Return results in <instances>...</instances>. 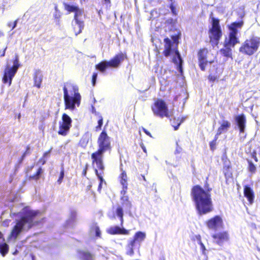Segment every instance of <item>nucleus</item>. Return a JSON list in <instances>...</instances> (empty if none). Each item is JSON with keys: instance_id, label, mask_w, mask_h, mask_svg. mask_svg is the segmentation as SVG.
I'll list each match as a JSON object with an SVG mask.
<instances>
[{"instance_id": "obj_5", "label": "nucleus", "mask_w": 260, "mask_h": 260, "mask_svg": "<svg viewBox=\"0 0 260 260\" xmlns=\"http://www.w3.org/2000/svg\"><path fill=\"white\" fill-rule=\"evenodd\" d=\"M242 22L233 23L229 26V35L224 40V47L220 50V53L224 56L231 57L232 56L231 47H234L235 45L239 43V40L237 37L238 34L237 28L241 27Z\"/></svg>"}, {"instance_id": "obj_30", "label": "nucleus", "mask_w": 260, "mask_h": 260, "mask_svg": "<svg viewBox=\"0 0 260 260\" xmlns=\"http://www.w3.org/2000/svg\"><path fill=\"white\" fill-rule=\"evenodd\" d=\"M43 173V170L41 167H40L36 173L32 175H31L29 177V180H32L35 181L38 180L41 176V174Z\"/></svg>"}, {"instance_id": "obj_54", "label": "nucleus", "mask_w": 260, "mask_h": 260, "mask_svg": "<svg viewBox=\"0 0 260 260\" xmlns=\"http://www.w3.org/2000/svg\"><path fill=\"white\" fill-rule=\"evenodd\" d=\"M142 177L144 181H146V178H145V177L144 175H142Z\"/></svg>"}, {"instance_id": "obj_53", "label": "nucleus", "mask_w": 260, "mask_h": 260, "mask_svg": "<svg viewBox=\"0 0 260 260\" xmlns=\"http://www.w3.org/2000/svg\"><path fill=\"white\" fill-rule=\"evenodd\" d=\"M144 132H145V133L146 135H147L149 136L150 137H151V135H150V133L149 131H144Z\"/></svg>"}, {"instance_id": "obj_17", "label": "nucleus", "mask_w": 260, "mask_h": 260, "mask_svg": "<svg viewBox=\"0 0 260 260\" xmlns=\"http://www.w3.org/2000/svg\"><path fill=\"white\" fill-rule=\"evenodd\" d=\"M244 196L246 198L248 204L252 205L254 201L255 194L253 189L248 185H245L243 187Z\"/></svg>"}, {"instance_id": "obj_60", "label": "nucleus", "mask_w": 260, "mask_h": 260, "mask_svg": "<svg viewBox=\"0 0 260 260\" xmlns=\"http://www.w3.org/2000/svg\"><path fill=\"white\" fill-rule=\"evenodd\" d=\"M57 7H55V10H56V11H57Z\"/></svg>"}, {"instance_id": "obj_57", "label": "nucleus", "mask_w": 260, "mask_h": 260, "mask_svg": "<svg viewBox=\"0 0 260 260\" xmlns=\"http://www.w3.org/2000/svg\"><path fill=\"white\" fill-rule=\"evenodd\" d=\"M34 166L32 165V166L30 167V169H32L33 168H34Z\"/></svg>"}, {"instance_id": "obj_45", "label": "nucleus", "mask_w": 260, "mask_h": 260, "mask_svg": "<svg viewBox=\"0 0 260 260\" xmlns=\"http://www.w3.org/2000/svg\"><path fill=\"white\" fill-rule=\"evenodd\" d=\"M102 124H103V120L101 119L98 121V126H97V128H100Z\"/></svg>"}, {"instance_id": "obj_44", "label": "nucleus", "mask_w": 260, "mask_h": 260, "mask_svg": "<svg viewBox=\"0 0 260 260\" xmlns=\"http://www.w3.org/2000/svg\"><path fill=\"white\" fill-rule=\"evenodd\" d=\"M68 131H58V134L61 135L66 136Z\"/></svg>"}, {"instance_id": "obj_29", "label": "nucleus", "mask_w": 260, "mask_h": 260, "mask_svg": "<svg viewBox=\"0 0 260 260\" xmlns=\"http://www.w3.org/2000/svg\"><path fill=\"white\" fill-rule=\"evenodd\" d=\"M64 9L69 12H75V14L77 13V18L78 17V13L80 12L78 8L74 6H70L66 3H63Z\"/></svg>"}, {"instance_id": "obj_1", "label": "nucleus", "mask_w": 260, "mask_h": 260, "mask_svg": "<svg viewBox=\"0 0 260 260\" xmlns=\"http://www.w3.org/2000/svg\"><path fill=\"white\" fill-rule=\"evenodd\" d=\"M207 180L208 178L204 187L200 185H195L191 189L190 196L199 215L206 214L213 209L211 198L212 188Z\"/></svg>"}, {"instance_id": "obj_19", "label": "nucleus", "mask_w": 260, "mask_h": 260, "mask_svg": "<svg viewBox=\"0 0 260 260\" xmlns=\"http://www.w3.org/2000/svg\"><path fill=\"white\" fill-rule=\"evenodd\" d=\"M244 151L247 154L249 155L254 159L255 163L259 161L256 151L254 149L252 150V146L250 143H247L245 145Z\"/></svg>"}, {"instance_id": "obj_49", "label": "nucleus", "mask_w": 260, "mask_h": 260, "mask_svg": "<svg viewBox=\"0 0 260 260\" xmlns=\"http://www.w3.org/2000/svg\"><path fill=\"white\" fill-rule=\"evenodd\" d=\"M29 149H30V147L29 146H27L26 148V150L25 151H26V153H29Z\"/></svg>"}, {"instance_id": "obj_32", "label": "nucleus", "mask_w": 260, "mask_h": 260, "mask_svg": "<svg viewBox=\"0 0 260 260\" xmlns=\"http://www.w3.org/2000/svg\"><path fill=\"white\" fill-rule=\"evenodd\" d=\"M109 62L107 61H104L96 66V69L101 72H104L106 69L109 67Z\"/></svg>"}, {"instance_id": "obj_8", "label": "nucleus", "mask_w": 260, "mask_h": 260, "mask_svg": "<svg viewBox=\"0 0 260 260\" xmlns=\"http://www.w3.org/2000/svg\"><path fill=\"white\" fill-rule=\"evenodd\" d=\"M151 109L154 115L160 117H169L171 116L166 103L162 100H156Z\"/></svg>"}, {"instance_id": "obj_47", "label": "nucleus", "mask_w": 260, "mask_h": 260, "mask_svg": "<svg viewBox=\"0 0 260 260\" xmlns=\"http://www.w3.org/2000/svg\"><path fill=\"white\" fill-rule=\"evenodd\" d=\"M170 9H171V11L172 12L175 14V8L174 7V6L172 5L170 7Z\"/></svg>"}, {"instance_id": "obj_18", "label": "nucleus", "mask_w": 260, "mask_h": 260, "mask_svg": "<svg viewBox=\"0 0 260 260\" xmlns=\"http://www.w3.org/2000/svg\"><path fill=\"white\" fill-rule=\"evenodd\" d=\"M107 233L109 234L114 235H127L129 234V231L125 229L121 228L118 226H113L110 227L107 230Z\"/></svg>"}, {"instance_id": "obj_13", "label": "nucleus", "mask_w": 260, "mask_h": 260, "mask_svg": "<svg viewBox=\"0 0 260 260\" xmlns=\"http://www.w3.org/2000/svg\"><path fill=\"white\" fill-rule=\"evenodd\" d=\"M206 224L210 230H217L223 226V220L219 215H215L206 221Z\"/></svg>"}, {"instance_id": "obj_22", "label": "nucleus", "mask_w": 260, "mask_h": 260, "mask_svg": "<svg viewBox=\"0 0 260 260\" xmlns=\"http://www.w3.org/2000/svg\"><path fill=\"white\" fill-rule=\"evenodd\" d=\"M72 120L71 118L67 114H64L62 116V127L63 130H69L71 126Z\"/></svg>"}, {"instance_id": "obj_40", "label": "nucleus", "mask_w": 260, "mask_h": 260, "mask_svg": "<svg viewBox=\"0 0 260 260\" xmlns=\"http://www.w3.org/2000/svg\"><path fill=\"white\" fill-rule=\"evenodd\" d=\"M52 150V148H50L48 151L44 152L43 154V157H45L46 159H47V157L49 156V153L51 152Z\"/></svg>"}, {"instance_id": "obj_31", "label": "nucleus", "mask_w": 260, "mask_h": 260, "mask_svg": "<svg viewBox=\"0 0 260 260\" xmlns=\"http://www.w3.org/2000/svg\"><path fill=\"white\" fill-rule=\"evenodd\" d=\"M9 249V246L7 243L0 244V253L3 256H5L8 253Z\"/></svg>"}, {"instance_id": "obj_34", "label": "nucleus", "mask_w": 260, "mask_h": 260, "mask_svg": "<svg viewBox=\"0 0 260 260\" xmlns=\"http://www.w3.org/2000/svg\"><path fill=\"white\" fill-rule=\"evenodd\" d=\"M94 172H95V173L96 175L97 176L98 178L100 180V184L98 186V190L99 191H100V190H101V188H102V185L103 182L104 181V179L103 178V175H104V174L99 173V171L97 169H95Z\"/></svg>"}, {"instance_id": "obj_38", "label": "nucleus", "mask_w": 260, "mask_h": 260, "mask_svg": "<svg viewBox=\"0 0 260 260\" xmlns=\"http://www.w3.org/2000/svg\"><path fill=\"white\" fill-rule=\"evenodd\" d=\"M13 68H14V69L17 70L19 68V61H18V57L17 56L16 59L14 60V62H13Z\"/></svg>"}, {"instance_id": "obj_50", "label": "nucleus", "mask_w": 260, "mask_h": 260, "mask_svg": "<svg viewBox=\"0 0 260 260\" xmlns=\"http://www.w3.org/2000/svg\"><path fill=\"white\" fill-rule=\"evenodd\" d=\"M54 17L55 19H58L60 17V15L59 14H56L55 15H54Z\"/></svg>"}, {"instance_id": "obj_52", "label": "nucleus", "mask_w": 260, "mask_h": 260, "mask_svg": "<svg viewBox=\"0 0 260 260\" xmlns=\"http://www.w3.org/2000/svg\"><path fill=\"white\" fill-rule=\"evenodd\" d=\"M7 49V47L5 48V49H4V50L3 51V52H2V54H1V56H4L5 55V51Z\"/></svg>"}, {"instance_id": "obj_55", "label": "nucleus", "mask_w": 260, "mask_h": 260, "mask_svg": "<svg viewBox=\"0 0 260 260\" xmlns=\"http://www.w3.org/2000/svg\"><path fill=\"white\" fill-rule=\"evenodd\" d=\"M8 25H9L10 27V26H12V23H9L8 24Z\"/></svg>"}, {"instance_id": "obj_23", "label": "nucleus", "mask_w": 260, "mask_h": 260, "mask_svg": "<svg viewBox=\"0 0 260 260\" xmlns=\"http://www.w3.org/2000/svg\"><path fill=\"white\" fill-rule=\"evenodd\" d=\"M235 119L240 130H244L246 123V118L245 116L244 115L237 116Z\"/></svg>"}, {"instance_id": "obj_42", "label": "nucleus", "mask_w": 260, "mask_h": 260, "mask_svg": "<svg viewBox=\"0 0 260 260\" xmlns=\"http://www.w3.org/2000/svg\"><path fill=\"white\" fill-rule=\"evenodd\" d=\"M98 74L97 73H94L92 75V84L94 85L95 83V81L97 78Z\"/></svg>"}, {"instance_id": "obj_25", "label": "nucleus", "mask_w": 260, "mask_h": 260, "mask_svg": "<svg viewBox=\"0 0 260 260\" xmlns=\"http://www.w3.org/2000/svg\"><path fill=\"white\" fill-rule=\"evenodd\" d=\"M137 241L134 239L131 240L127 245V254L132 255L134 253V248L135 247Z\"/></svg>"}, {"instance_id": "obj_26", "label": "nucleus", "mask_w": 260, "mask_h": 260, "mask_svg": "<svg viewBox=\"0 0 260 260\" xmlns=\"http://www.w3.org/2000/svg\"><path fill=\"white\" fill-rule=\"evenodd\" d=\"M246 160L248 162V171L252 174H255L256 171L257 165L252 162V160L249 158H246Z\"/></svg>"}, {"instance_id": "obj_21", "label": "nucleus", "mask_w": 260, "mask_h": 260, "mask_svg": "<svg viewBox=\"0 0 260 260\" xmlns=\"http://www.w3.org/2000/svg\"><path fill=\"white\" fill-rule=\"evenodd\" d=\"M74 19L75 21L73 22L72 25L73 26L75 34L77 36L81 32L83 28L84 25L83 22L79 21L77 18V13L75 14Z\"/></svg>"}, {"instance_id": "obj_10", "label": "nucleus", "mask_w": 260, "mask_h": 260, "mask_svg": "<svg viewBox=\"0 0 260 260\" xmlns=\"http://www.w3.org/2000/svg\"><path fill=\"white\" fill-rule=\"evenodd\" d=\"M210 38L213 45H217L221 36V31L219 24V21L214 18L212 20V28L210 29Z\"/></svg>"}, {"instance_id": "obj_33", "label": "nucleus", "mask_w": 260, "mask_h": 260, "mask_svg": "<svg viewBox=\"0 0 260 260\" xmlns=\"http://www.w3.org/2000/svg\"><path fill=\"white\" fill-rule=\"evenodd\" d=\"M220 134H221L220 132L217 133L216 134V135H215L214 139L212 141H211L210 142L209 145H210V149L212 151H214L216 149V141L218 139V135H219Z\"/></svg>"}, {"instance_id": "obj_11", "label": "nucleus", "mask_w": 260, "mask_h": 260, "mask_svg": "<svg viewBox=\"0 0 260 260\" xmlns=\"http://www.w3.org/2000/svg\"><path fill=\"white\" fill-rule=\"evenodd\" d=\"M105 152L98 149L91 155L92 165H95L99 170V173L104 174L105 166L103 162V154Z\"/></svg>"}, {"instance_id": "obj_36", "label": "nucleus", "mask_w": 260, "mask_h": 260, "mask_svg": "<svg viewBox=\"0 0 260 260\" xmlns=\"http://www.w3.org/2000/svg\"><path fill=\"white\" fill-rule=\"evenodd\" d=\"M231 123L226 120H223L221 123V128L222 129H227L230 127Z\"/></svg>"}, {"instance_id": "obj_24", "label": "nucleus", "mask_w": 260, "mask_h": 260, "mask_svg": "<svg viewBox=\"0 0 260 260\" xmlns=\"http://www.w3.org/2000/svg\"><path fill=\"white\" fill-rule=\"evenodd\" d=\"M42 74L40 70L36 71L34 75V82L35 85L38 88H40L41 86V84L42 81Z\"/></svg>"}, {"instance_id": "obj_35", "label": "nucleus", "mask_w": 260, "mask_h": 260, "mask_svg": "<svg viewBox=\"0 0 260 260\" xmlns=\"http://www.w3.org/2000/svg\"><path fill=\"white\" fill-rule=\"evenodd\" d=\"M91 230H92V231L94 232L95 235L96 237H99V238L101 237V232L99 226L98 225H97L96 224H95L92 227Z\"/></svg>"}, {"instance_id": "obj_59", "label": "nucleus", "mask_w": 260, "mask_h": 260, "mask_svg": "<svg viewBox=\"0 0 260 260\" xmlns=\"http://www.w3.org/2000/svg\"><path fill=\"white\" fill-rule=\"evenodd\" d=\"M20 114H19V116H18V118H20Z\"/></svg>"}, {"instance_id": "obj_16", "label": "nucleus", "mask_w": 260, "mask_h": 260, "mask_svg": "<svg viewBox=\"0 0 260 260\" xmlns=\"http://www.w3.org/2000/svg\"><path fill=\"white\" fill-rule=\"evenodd\" d=\"M17 70L10 67H7L5 70L4 75L3 78V82L4 83L9 82V86H10L12 83V80Z\"/></svg>"}, {"instance_id": "obj_12", "label": "nucleus", "mask_w": 260, "mask_h": 260, "mask_svg": "<svg viewBox=\"0 0 260 260\" xmlns=\"http://www.w3.org/2000/svg\"><path fill=\"white\" fill-rule=\"evenodd\" d=\"M98 149L104 152L111 151V145L110 138L109 137L106 131H102L100 134L98 139Z\"/></svg>"}, {"instance_id": "obj_51", "label": "nucleus", "mask_w": 260, "mask_h": 260, "mask_svg": "<svg viewBox=\"0 0 260 260\" xmlns=\"http://www.w3.org/2000/svg\"><path fill=\"white\" fill-rule=\"evenodd\" d=\"M200 245H201L203 250H205V247L204 245L203 244V243L202 242H200Z\"/></svg>"}, {"instance_id": "obj_41", "label": "nucleus", "mask_w": 260, "mask_h": 260, "mask_svg": "<svg viewBox=\"0 0 260 260\" xmlns=\"http://www.w3.org/2000/svg\"><path fill=\"white\" fill-rule=\"evenodd\" d=\"M46 160L47 159H46L45 157L42 156L38 160V163L42 165H43L46 162Z\"/></svg>"}, {"instance_id": "obj_48", "label": "nucleus", "mask_w": 260, "mask_h": 260, "mask_svg": "<svg viewBox=\"0 0 260 260\" xmlns=\"http://www.w3.org/2000/svg\"><path fill=\"white\" fill-rule=\"evenodd\" d=\"M17 23V20H16L13 23V26H12V29H14L16 26Z\"/></svg>"}, {"instance_id": "obj_14", "label": "nucleus", "mask_w": 260, "mask_h": 260, "mask_svg": "<svg viewBox=\"0 0 260 260\" xmlns=\"http://www.w3.org/2000/svg\"><path fill=\"white\" fill-rule=\"evenodd\" d=\"M212 238L216 244L219 246L226 242H228L230 239L229 234L227 231H222L213 234Z\"/></svg>"}, {"instance_id": "obj_7", "label": "nucleus", "mask_w": 260, "mask_h": 260, "mask_svg": "<svg viewBox=\"0 0 260 260\" xmlns=\"http://www.w3.org/2000/svg\"><path fill=\"white\" fill-rule=\"evenodd\" d=\"M260 45V39L253 37L246 40L240 48L239 51L242 53L251 55L257 51Z\"/></svg>"}, {"instance_id": "obj_27", "label": "nucleus", "mask_w": 260, "mask_h": 260, "mask_svg": "<svg viewBox=\"0 0 260 260\" xmlns=\"http://www.w3.org/2000/svg\"><path fill=\"white\" fill-rule=\"evenodd\" d=\"M146 238V234L145 233L139 231L135 233L133 239L137 241V242L140 243L143 241Z\"/></svg>"}, {"instance_id": "obj_56", "label": "nucleus", "mask_w": 260, "mask_h": 260, "mask_svg": "<svg viewBox=\"0 0 260 260\" xmlns=\"http://www.w3.org/2000/svg\"><path fill=\"white\" fill-rule=\"evenodd\" d=\"M179 126V124L176 127H175V129L176 130L177 128H178V126Z\"/></svg>"}, {"instance_id": "obj_2", "label": "nucleus", "mask_w": 260, "mask_h": 260, "mask_svg": "<svg viewBox=\"0 0 260 260\" xmlns=\"http://www.w3.org/2000/svg\"><path fill=\"white\" fill-rule=\"evenodd\" d=\"M119 181L122 185V190L120 191L121 205H118L111 214H108V217L111 219H116L118 217L120 221V225H122L124 222L123 209L131 215V209L132 208V204L129 200L128 196L126 195L128 189L127 176L126 172L121 169V173L118 177Z\"/></svg>"}, {"instance_id": "obj_6", "label": "nucleus", "mask_w": 260, "mask_h": 260, "mask_svg": "<svg viewBox=\"0 0 260 260\" xmlns=\"http://www.w3.org/2000/svg\"><path fill=\"white\" fill-rule=\"evenodd\" d=\"M164 54L165 56H172L173 61L177 65H181L182 60L181 58L180 55L177 49V45L168 38L164 40Z\"/></svg>"}, {"instance_id": "obj_3", "label": "nucleus", "mask_w": 260, "mask_h": 260, "mask_svg": "<svg viewBox=\"0 0 260 260\" xmlns=\"http://www.w3.org/2000/svg\"><path fill=\"white\" fill-rule=\"evenodd\" d=\"M24 214V216H22L20 219L17 221L11 232V236L15 239L21 232L26 223L28 224V228L31 229L44 220V218H42L41 220H35V218L41 214L39 210H28L25 212Z\"/></svg>"}, {"instance_id": "obj_9", "label": "nucleus", "mask_w": 260, "mask_h": 260, "mask_svg": "<svg viewBox=\"0 0 260 260\" xmlns=\"http://www.w3.org/2000/svg\"><path fill=\"white\" fill-rule=\"evenodd\" d=\"M199 66L202 71H205L208 63H211L214 59V56L209 53L206 49L201 50L198 53Z\"/></svg>"}, {"instance_id": "obj_39", "label": "nucleus", "mask_w": 260, "mask_h": 260, "mask_svg": "<svg viewBox=\"0 0 260 260\" xmlns=\"http://www.w3.org/2000/svg\"><path fill=\"white\" fill-rule=\"evenodd\" d=\"M88 164H86L84 166V168H83V171H82V176L83 177H85L86 175V174H87V170L88 169Z\"/></svg>"}, {"instance_id": "obj_37", "label": "nucleus", "mask_w": 260, "mask_h": 260, "mask_svg": "<svg viewBox=\"0 0 260 260\" xmlns=\"http://www.w3.org/2000/svg\"><path fill=\"white\" fill-rule=\"evenodd\" d=\"M64 168L62 167L61 168V171L60 172L59 178L57 180V182L58 183V184H60L62 182V181L64 177Z\"/></svg>"}, {"instance_id": "obj_58", "label": "nucleus", "mask_w": 260, "mask_h": 260, "mask_svg": "<svg viewBox=\"0 0 260 260\" xmlns=\"http://www.w3.org/2000/svg\"><path fill=\"white\" fill-rule=\"evenodd\" d=\"M105 1L106 2H108V3H109V2H110V0H105Z\"/></svg>"}, {"instance_id": "obj_4", "label": "nucleus", "mask_w": 260, "mask_h": 260, "mask_svg": "<svg viewBox=\"0 0 260 260\" xmlns=\"http://www.w3.org/2000/svg\"><path fill=\"white\" fill-rule=\"evenodd\" d=\"M63 90L66 109L74 110L76 105L79 106L81 96L76 85L67 82L64 84Z\"/></svg>"}, {"instance_id": "obj_28", "label": "nucleus", "mask_w": 260, "mask_h": 260, "mask_svg": "<svg viewBox=\"0 0 260 260\" xmlns=\"http://www.w3.org/2000/svg\"><path fill=\"white\" fill-rule=\"evenodd\" d=\"M80 254L82 260H94L93 255L88 251H81Z\"/></svg>"}, {"instance_id": "obj_15", "label": "nucleus", "mask_w": 260, "mask_h": 260, "mask_svg": "<svg viewBox=\"0 0 260 260\" xmlns=\"http://www.w3.org/2000/svg\"><path fill=\"white\" fill-rule=\"evenodd\" d=\"M223 162L222 171L226 179L232 178L233 173L232 172V166L230 160L228 158L226 155H224L221 157Z\"/></svg>"}, {"instance_id": "obj_20", "label": "nucleus", "mask_w": 260, "mask_h": 260, "mask_svg": "<svg viewBox=\"0 0 260 260\" xmlns=\"http://www.w3.org/2000/svg\"><path fill=\"white\" fill-rule=\"evenodd\" d=\"M124 56L122 53L116 55L112 59L108 61L109 67L117 68L120 64L121 62L124 60Z\"/></svg>"}, {"instance_id": "obj_46", "label": "nucleus", "mask_w": 260, "mask_h": 260, "mask_svg": "<svg viewBox=\"0 0 260 260\" xmlns=\"http://www.w3.org/2000/svg\"><path fill=\"white\" fill-rule=\"evenodd\" d=\"M26 151H25L22 155L21 157V160L22 161L24 158L25 157L26 155Z\"/></svg>"}, {"instance_id": "obj_43", "label": "nucleus", "mask_w": 260, "mask_h": 260, "mask_svg": "<svg viewBox=\"0 0 260 260\" xmlns=\"http://www.w3.org/2000/svg\"><path fill=\"white\" fill-rule=\"evenodd\" d=\"M140 145L141 146V147L142 148V149H143V151L146 153H147V150H146V147L145 146H144V144L143 143H141L140 144Z\"/></svg>"}]
</instances>
